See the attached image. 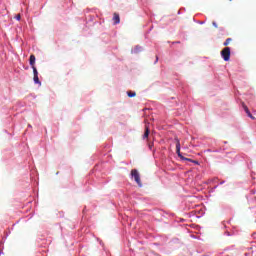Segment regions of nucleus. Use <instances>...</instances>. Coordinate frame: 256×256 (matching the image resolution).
I'll use <instances>...</instances> for the list:
<instances>
[{
	"mask_svg": "<svg viewBox=\"0 0 256 256\" xmlns=\"http://www.w3.org/2000/svg\"><path fill=\"white\" fill-rule=\"evenodd\" d=\"M175 143H176V153L178 155V157H180V159H184V161H192V163H196V165L199 163L197 161H193L189 158H185L183 157V155H181V142L179 141V138H175Z\"/></svg>",
	"mask_w": 256,
	"mask_h": 256,
	"instance_id": "1",
	"label": "nucleus"
},
{
	"mask_svg": "<svg viewBox=\"0 0 256 256\" xmlns=\"http://www.w3.org/2000/svg\"><path fill=\"white\" fill-rule=\"evenodd\" d=\"M221 57L224 59V61H229L231 59V48L225 47L221 51Z\"/></svg>",
	"mask_w": 256,
	"mask_h": 256,
	"instance_id": "2",
	"label": "nucleus"
},
{
	"mask_svg": "<svg viewBox=\"0 0 256 256\" xmlns=\"http://www.w3.org/2000/svg\"><path fill=\"white\" fill-rule=\"evenodd\" d=\"M131 175L132 177H134V181L137 183V185H139V187H141V176L139 175V171H137V169H133L131 170Z\"/></svg>",
	"mask_w": 256,
	"mask_h": 256,
	"instance_id": "3",
	"label": "nucleus"
},
{
	"mask_svg": "<svg viewBox=\"0 0 256 256\" xmlns=\"http://www.w3.org/2000/svg\"><path fill=\"white\" fill-rule=\"evenodd\" d=\"M242 108L244 109L245 113L247 114L248 117H250V119L255 120V116H253V114H251V111H249V107H247L245 105V102H241Z\"/></svg>",
	"mask_w": 256,
	"mask_h": 256,
	"instance_id": "4",
	"label": "nucleus"
},
{
	"mask_svg": "<svg viewBox=\"0 0 256 256\" xmlns=\"http://www.w3.org/2000/svg\"><path fill=\"white\" fill-rule=\"evenodd\" d=\"M113 21H114V25H118V23H121V18L119 17L118 13H114Z\"/></svg>",
	"mask_w": 256,
	"mask_h": 256,
	"instance_id": "5",
	"label": "nucleus"
},
{
	"mask_svg": "<svg viewBox=\"0 0 256 256\" xmlns=\"http://www.w3.org/2000/svg\"><path fill=\"white\" fill-rule=\"evenodd\" d=\"M35 61H36L35 55L31 54L29 59V63L31 67H35Z\"/></svg>",
	"mask_w": 256,
	"mask_h": 256,
	"instance_id": "6",
	"label": "nucleus"
},
{
	"mask_svg": "<svg viewBox=\"0 0 256 256\" xmlns=\"http://www.w3.org/2000/svg\"><path fill=\"white\" fill-rule=\"evenodd\" d=\"M149 126H145V132H144V135H143V139H148L149 137Z\"/></svg>",
	"mask_w": 256,
	"mask_h": 256,
	"instance_id": "7",
	"label": "nucleus"
},
{
	"mask_svg": "<svg viewBox=\"0 0 256 256\" xmlns=\"http://www.w3.org/2000/svg\"><path fill=\"white\" fill-rule=\"evenodd\" d=\"M34 83H36L37 85H41V81L39 80V75L38 76H34Z\"/></svg>",
	"mask_w": 256,
	"mask_h": 256,
	"instance_id": "8",
	"label": "nucleus"
},
{
	"mask_svg": "<svg viewBox=\"0 0 256 256\" xmlns=\"http://www.w3.org/2000/svg\"><path fill=\"white\" fill-rule=\"evenodd\" d=\"M231 41H233V39L227 38V39L225 40V42L223 43L224 47H227V45H229V43H231Z\"/></svg>",
	"mask_w": 256,
	"mask_h": 256,
	"instance_id": "9",
	"label": "nucleus"
},
{
	"mask_svg": "<svg viewBox=\"0 0 256 256\" xmlns=\"http://www.w3.org/2000/svg\"><path fill=\"white\" fill-rule=\"evenodd\" d=\"M32 69H33V75H34V76H38V75H39V72L37 71V67L32 66Z\"/></svg>",
	"mask_w": 256,
	"mask_h": 256,
	"instance_id": "10",
	"label": "nucleus"
},
{
	"mask_svg": "<svg viewBox=\"0 0 256 256\" xmlns=\"http://www.w3.org/2000/svg\"><path fill=\"white\" fill-rule=\"evenodd\" d=\"M127 95H128V97H135V95H137V93L128 91Z\"/></svg>",
	"mask_w": 256,
	"mask_h": 256,
	"instance_id": "11",
	"label": "nucleus"
},
{
	"mask_svg": "<svg viewBox=\"0 0 256 256\" xmlns=\"http://www.w3.org/2000/svg\"><path fill=\"white\" fill-rule=\"evenodd\" d=\"M15 19H16L17 21H21V14H17V15L15 16Z\"/></svg>",
	"mask_w": 256,
	"mask_h": 256,
	"instance_id": "12",
	"label": "nucleus"
},
{
	"mask_svg": "<svg viewBox=\"0 0 256 256\" xmlns=\"http://www.w3.org/2000/svg\"><path fill=\"white\" fill-rule=\"evenodd\" d=\"M212 25H214L217 28V23L216 22H213Z\"/></svg>",
	"mask_w": 256,
	"mask_h": 256,
	"instance_id": "13",
	"label": "nucleus"
},
{
	"mask_svg": "<svg viewBox=\"0 0 256 256\" xmlns=\"http://www.w3.org/2000/svg\"><path fill=\"white\" fill-rule=\"evenodd\" d=\"M159 61V58L156 57V62Z\"/></svg>",
	"mask_w": 256,
	"mask_h": 256,
	"instance_id": "14",
	"label": "nucleus"
},
{
	"mask_svg": "<svg viewBox=\"0 0 256 256\" xmlns=\"http://www.w3.org/2000/svg\"><path fill=\"white\" fill-rule=\"evenodd\" d=\"M229 1H233V0H229Z\"/></svg>",
	"mask_w": 256,
	"mask_h": 256,
	"instance_id": "15",
	"label": "nucleus"
}]
</instances>
